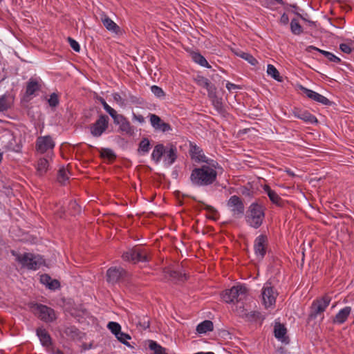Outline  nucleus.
I'll return each instance as SVG.
<instances>
[{"label": "nucleus", "mask_w": 354, "mask_h": 354, "mask_svg": "<svg viewBox=\"0 0 354 354\" xmlns=\"http://www.w3.org/2000/svg\"><path fill=\"white\" fill-rule=\"evenodd\" d=\"M267 74L277 82H282V77L279 74V72L277 68L272 64H268L267 66Z\"/></svg>", "instance_id": "nucleus-32"}, {"label": "nucleus", "mask_w": 354, "mask_h": 354, "mask_svg": "<svg viewBox=\"0 0 354 354\" xmlns=\"http://www.w3.org/2000/svg\"><path fill=\"white\" fill-rule=\"evenodd\" d=\"M241 57L248 61L251 65L256 66L258 64V61L252 55L247 53H242L239 55Z\"/></svg>", "instance_id": "nucleus-42"}, {"label": "nucleus", "mask_w": 354, "mask_h": 354, "mask_svg": "<svg viewBox=\"0 0 354 354\" xmlns=\"http://www.w3.org/2000/svg\"><path fill=\"white\" fill-rule=\"evenodd\" d=\"M101 155L104 158L111 159L115 157L113 151L110 149H102L101 151Z\"/></svg>", "instance_id": "nucleus-47"}, {"label": "nucleus", "mask_w": 354, "mask_h": 354, "mask_svg": "<svg viewBox=\"0 0 354 354\" xmlns=\"http://www.w3.org/2000/svg\"><path fill=\"white\" fill-rule=\"evenodd\" d=\"M190 155L192 159L194 160L196 162H203V164L213 160L212 159L206 157L203 150L196 145H192L190 149Z\"/></svg>", "instance_id": "nucleus-18"}, {"label": "nucleus", "mask_w": 354, "mask_h": 354, "mask_svg": "<svg viewBox=\"0 0 354 354\" xmlns=\"http://www.w3.org/2000/svg\"><path fill=\"white\" fill-rule=\"evenodd\" d=\"M69 207L73 210V214H77L80 212V207L75 201H71L69 204Z\"/></svg>", "instance_id": "nucleus-50"}, {"label": "nucleus", "mask_w": 354, "mask_h": 354, "mask_svg": "<svg viewBox=\"0 0 354 354\" xmlns=\"http://www.w3.org/2000/svg\"><path fill=\"white\" fill-rule=\"evenodd\" d=\"M36 334L42 346L47 351H50L52 349L53 342L48 331L43 328H39L36 330Z\"/></svg>", "instance_id": "nucleus-16"}, {"label": "nucleus", "mask_w": 354, "mask_h": 354, "mask_svg": "<svg viewBox=\"0 0 354 354\" xmlns=\"http://www.w3.org/2000/svg\"><path fill=\"white\" fill-rule=\"evenodd\" d=\"M107 328L115 336V334H118V333L121 330V326L115 322H109L107 324Z\"/></svg>", "instance_id": "nucleus-41"}, {"label": "nucleus", "mask_w": 354, "mask_h": 354, "mask_svg": "<svg viewBox=\"0 0 354 354\" xmlns=\"http://www.w3.org/2000/svg\"><path fill=\"white\" fill-rule=\"evenodd\" d=\"M55 354H63V353L60 351H57Z\"/></svg>", "instance_id": "nucleus-57"}, {"label": "nucleus", "mask_w": 354, "mask_h": 354, "mask_svg": "<svg viewBox=\"0 0 354 354\" xmlns=\"http://www.w3.org/2000/svg\"><path fill=\"white\" fill-rule=\"evenodd\" d=\"M227 207L234 216L239 217L244 212V205L239 197L232 196L227 201Z\"/></svg>", "instance_id": "nucleus-12"}, {"label": "nucleus", "mask_w": 354, "mask_h": 354, "mask_svg": "<svg viewBox=\"0 0 354 354\" xmlns=\"http://www.w3.org/2000/svg\"><path fill=\"white\" fill-rule=\"evenodd\" d=\"M149 118L151 125L155 130L162 132H167L171 130L170 124L162 121L159 116L151 113L149 114Z\"/></svg>", "instance_id": "nucleus-14"}, {"label": "nucleus", "mask_w": 354, "mask_h": 354, "mask_svg": "<svg viewBox=\"0 0 354 354\" xmlns=\"http://www.w3.org/2000/svg\"><path fill=\"white\" fill-rule=\"evenodd\" d=\"M69 171L67 169L62 167L59 170L57 179L60 183H65L68 179Z\"/></svg>", "instance_id": "nucleus-39"}, {"label": "nucleus", "mask_w": 354, "mask_h": 354, "mask_svg": "<svg viewBox=\"0 0 354 354\" xmlns=\"http://www.w3.org/2000/svg\"><path fill=\"white\" fill-rule=\"evenodd\" d=\"M192 58L195 63L199 64L200 66L207 68H211V66L201 54L198 53H192Z\"/></svg>", "instance_id": "nucleus-31"}, {"label": "nucleus", "mask_w": 354, "mask_h": 354, "mask_svg": "<svg viewBox=\"0 0 354 354\" xmlns=\"http://www.w3.org/2000/svg\"><path fill=\"white\" fill-rule=\"evenodd\" d=\"M292 113L295 118L307 123L315 124L317 122L316 117L307 111L297 109L293 111Z\"/></svg>", "instance_id": "nucleus-20"}, {"label": "nucleus", "mask_w": 354, "mask_h": 354, "mask_svg": "<svg viewBox=\"0 0 354 354\" xmlns=\"http://www.w3.org/2000/svg\"><path fill=\"white\" fill-rule=\"evenodd\" d=\"M128 319L133 324L140 326L142 329H147L149 327V319L146 316H138L133 313H128Z\"/></svg>", "instance_id": "nucleus-19"}, {"label": "nucleus", "mask_w": 354, "mask_h": 354, "mask_svg": "<svg viewBox=\"0 0 354 354\" xmlns=\"http://www.w3.org/2000/svg\"><path fill=\"white\" fill-rule=\"evenodd\" d=\"M55 143L50 136H39L37 138L35 143V149L37 153H46L47 156H52L53 150Z\"/></svg>", "instance_id": "nucleus-7"}, {"label": "nucleus", "mask_w": 354, "mask_h": 354, "mask_svg": "<svg viewBox=\"0 0 354 354\" xmlns=\"http://www.w3.org/2000/svg\"><path fill=\"white\" fill-rule=\"evenodd\" d=\"M278 292L272 286L271 283L266 282L264 283L261 292V299L265 308H274Z\"/></svg>", "instance_id": "nucleus-5"}, {"label": "nucleus", "mask_w": 354, "mask_h": 354, "mask_svg": "<svg viewBox=\"0 0 354 354\" xmlns=\"http://www.w3.org/2000/svg\"><path fill=\"white\" fill-rule=\"evenodd\" d=\"M35 313L39 318L45 322H52L56 319L57 315L53 309L44 305H37Z\"/></svg>", "instance_id": "nucleus-9"}, {"label": "nucleus", "mask_w": 354, "mask_h": 354, "mask_svg": "<svg viewBox=\"0 0 354 354\" xmlns=\"http://www.w3.org/2000/svg\"><path fill=\"white\" fill-rule=\"evenodd\" d=\"M109 118L101 115L99 118L91 126V133L94 137H100L107 129Z\"/></svg>", "instance_id": "nucleus-10"}, {"label": "nucleus", "mask_w": 354, "mask_h": 354, "mask_svg": "<svg viewBox=\"0 0 354 354\" xmlns=\"http://www.w3.org/2000/svg\"><path fill=\"white\" fill-rule=\"evenodd\" d=\"M290 29H291V32L294 35H300L303 31L302 27L299 24V22L297 19H292L291 21Z\"/></svg>", "instance_id": "nucleus-38"}, {"label": "nucleus", "mask_w": 354, "mask_h": 354, "mask_svg": "<svg viewBox=\"0 0 354 354\" xmlns=\"http://www.w3.org/2000/svg\"><path fill=\"white\" fill-rule=\"evenodd\" d=\"M300 89L304 92V93L310 99L319 102L324 105H329L330 104V101L325 96L314 91L307 88H305L303 86H300Z\"/></svg>", "instance_id": "nucleus-15"}, {"label": "nucleus", "mask_w": 354, "mask_h": 354, "mask_svg": "<svg viewBox=\"0 0 354 354\" xmlns=\"http://www.w3.org/2000/svg\"><path fill=\"white\" fill-rule=\"evenodd\" d=\"M2 0H0V2Z\"/></svg>", "instance_id": "nucleus-59"}, {"label": "nucleus", "mask_w": 354, "mask_h": 354, "mask_svg": "<svg viewBox=\"0 0 354 354\" xmlns=\"http://www.w3.org/2000/svg\"><path fill=\"white\" fill-rule=\"evenodd\" d=\"M101 21L105 28L111 32L114 33H118L120 32L119 26L108 16L102 15L101 17Z\"/></svg>", "instance_id": "nucleus-27"}, {"label": "nucleus", "mask_w": 354, "mask_h": 354, "mask_svg": "<svg viewBox=\"0 0 354 354\" xmlns=\"http://www.w3.org/2000/svg\"><path fill=\"white\" fill-rule=\"evenodd\" d=\"M52 156H47L46 158H40L38 159L35 168L37 174L39 176H43L48 171L50 168L49 160Z\"/></svg>", "instance_id": "nucleus-21"}, {"label": "nucleus", "mask_w": 354, "mask_h": 354, "mask_svg": "<svg viewBox=\"0 0 354 354\" xmlns=\"http://www.w3.org/2000/svg\"><path fill=\"white\" fill-rule=\"evenodd\" d=\"M234 310L236 311V313L240 315V316H245L246 315V314L244 313V309L242 306H240L239 308H236Z\"/></svg>", "instance_id": "nucleus-56"}, {"label": "nucleus", "mask_w": 354, "mask_h": 354, "mask_svg": "<svg viewBox=\"0 0 354 354\" xmlns=\"http://www.w3.org/2000/svg\"><path fill=\"white\" fill-rule=\"evenodd\" d=\"M113 100L120 106H124L126 103L124 99H123L121 95L118 93H114L112 95Z\"/></svg>", "instance_id": "nucleus-46"}, {"label": "nucleus", "mask_w": 354, "mask_h": 354, "mask_svg": "<svg viewBox=\"0 0 354 354\" xmlns=\"http://www.w3.org/2000/svg\"><path fill=\"white\" fill-rule=\"evenodd\" d=\"M40 282L50 290H56L59 288V282L56 279H53L48 274L40 276Z\"/></svg>", "instance_id": "nucleus-24"}, {"label": "nucleus", "mask_w": 354, "mask_h": 354, "mask_svg": "<svg viewBox=\"0 0 354 354\" xmlns=\"http://www.w3.org/2000/svg\"><path fill=\"white\" fill-rule=\"evenodd\" d=\"M165 147L162 144L156 145L151 153V159L156 164L159 163L165 152Z\"/></svg>", "instance_id": "nucleus-26"}, {"label": "nucleus", "mask_w": 354, "mask_h": 354, "mask_svg": "<svg viewBox=\"0 0 354 354\" xmlns=\"http://www.w3.org/2000/svg\"><path fill=\"white\" fill-rule=\"evenodd\" d=\"M133 120L139 122L140 123H143L145 122V119L141 115L133 114Z\"/></svg>", "instance_id": "nucleus-55"}, {"label": "nucleus", "mask_w": 354, "mask_h": 354, "mask_svg": "<svg viewBox=\"0 0 354 354\" xmlns=\"http://www.w3.org/2000/svg\"><path fill=\"white\" fill-rule=\"evenodd\" d=\"M115 124L119 125L120 130L127 134H132L133 129L131 123L122 115L118 114L117 112L111 117Z\"/></svg>", "instance_id": "nucleus-13"}, {"label": "nucleus", "mask_w": 354, "mask_h": 354, "mask_svg": "<svg viewBox=\"0 0 354 354\" xmlns=\"http://www.w3.org/2000/svg\"><path fill=\"white\" fill-rule=\"evenodd\" d=\"M280 23L283 25H287L289 22V18L287 14L283 13L280 18Z\"/></svg>", "instance_id": "nucleus-53"}, {"label": "nucleus", "mask_w": 354, "mask_h": 354, "mask_svg": "<svg viewBox=\"0 0 354 354\" xmlns=\"http://www.w3.org/2000/svg\"><path fill=\"white\" fill-rule=\"evenodd\" d=\"M194 80L198 86L206 88L207 91H210L211 84L206 77L198 75L195 77Z\"/></svg>", "instance_id": "nucleus-34"}, {"label": "nucleus", "mask_w": 354, "mask_h": 354, "mask_svg": "<svg viewBox=\"0 0 354 354\" xmlns=\"http://www.w3.org/2000/svg\"><path fill=\"white\" fill-rule=\"evenodd\" d=\"M351 313V308L350 306L344 307L337 313L333 319V323L336 324H342L346 321Z\"/></svg>", "instance_id": "nucleus-23"}, {"label": "nucleus", "mask_w": 354, "mask_h": 354, "mask_svg": "<svg viewBox=\"0 0 354 354\" xmlns=\"http://www.w3.org/2000/svg\"><path fill=\"white\" fill-rule=\"evenodd\" d=\"M12 254L15 257L16 261L21 265L22 268L36 270L44 263V260L39 254L30 252L20 253L15 251H12Z\"/></svg>", "instance_id": "nucleus-2"}, {"label": "nucleus", "mask_w": 354, "mask_h": 354, "mask_svg": "<svg viewBox=\"0 0 354 354\" xmlns=\"http://www.w3.org/2000/svg\"><path fill=\"white\" fill-rule=\"evenodd\" d=\"M213 323L209 320H205L200 323L196 327V331L199 334H205L207 332L213 330Z\"/></svg>", "instance_id": "nucleus-29"}, {"label": "nucleus", "mask_w": 354, "mask_h": 354, "mask_svg": "<svg viewBox=\"0 0 354 354\" xmlns=\"http://www.w3.org/2000/svg\"><path fill=\"white\" fill-rule=\"evenodd\" d=\"M68 42L70 44L71 47L75 51L79 52L80 50V46L77 41H76L75 39L68 37Z\"/></svg>", "instance_id": "nucleus-49"}, {"label": "nucleus", "mask_w": 354, "mask_h": 354, "mask_svg": "<svg viewBox=\"0 0 354 354\" xmlns=\"http://www.w3.org/2000/svg\"><path fill=\"white\" fill-rule=\"evenodd\" d=\"M149 348L154 354H168L167 349L153 340L149 341Z\"/></svg>", "instance_id": "nucleus-33"}, {"label": "nucleus", "mask_w": 354, "mask_h": 354, "mask_svg": "<svg viewBox=\"0 0 354 354\" xmlns=\"http://www.w3.org/2000/svg\"><path fill=\"white\" fill-rule=\"evenodd\" d=\"M204 209H206L209 214L208 215V218L212 219H216L217 212L213 207L208 205H204Z\"/></svg>", "instance_id": "nucleus-44"}, {"label": "nucleus", "mask_w": 354, "mask_h": 354, "mask_svg": "<svg viewBox=\"0 0 354 354\" xmlns=\"http://www.w3.org/2000/svg\"><path fill=\"white\" fill-rule=\"evenodd\" d=\"M115 337L122 344L129 346L127 340L131 339V336L129 334L124 333L120 330L118 334H115Z\"/></svg>", "instance_id": "nucleus-40"}, {"label": "nucleus", "mask_w": 354, "mask_h": 354, "mask_svg": "<svg viewBox=\"0 0 354 354\" xmlns=\"http://www.w3.org/2000/svg\"><path fill=\"white\" fill-rule=\"evenodd\" d=\"M223 300L227 304H239L246 300L248 296V289L245 286L238 285L225 290L222 293Z\"/></svg>", "instance_id": "nucleus-3"}, {"label": "nucleus", "mask_w": 354, "mask_h": 354, "mask_svg": "<svg viewBox=\"0 0 354 354\" xmlns=\"http://www.w3.org/2000/svg\"><path fill=\"white\" fill-rule=\"evenodd\" d=\"M226 88H227L228 91H232L237 88L238 86L236 84L228 82L226 84Z\"/></svg>", "instance_id": "nucleus-54"}, {"label": "nucleus", "mask_w": 354, "mask_h": 354, "mask_svg": "<svg viewBox=\"0 0 354 354\" xmlns=\"http://www.w3.org/2000/svg\"><path fill=\"white\" fill-rule=\"evenodd\" d=\"M313 50L318 51L319 53L322 54L325 57H326L329 61H330L332 62L339 63L341 61V59L338 57H337L336 55H335L334 54H333L330 52L319 49L313 46H309L306 48V50L308 52L310 53Z\"/></svg>", "instance_id": "nucleus-25"}, {"label": "nucleus", "mask_w": 354, "mask_h": 354, "mask_svg": "<svg viewBox=\"0 0 354 354\" xmlns=\"http://www.w3.org/2000/svg\"><path fill=\"white\" fill-rule=\"evenodd\" d=\"M12 104V100L6 95L0 97V111L7 110Z\"/></svg>", "instance_id": "nucleus-36"}, {"label": "nucleus", "mask_w": 354, "mask_h": 354, "mask_svg": "<svg viewBox=\"0 0 354 354\" xmlns=\"http://www.w3.org/2000/svg\"><path fill=\"white\" fill-rule=\"evenodd\" d=\"M150 149V142L147 138H144L141 140L139 145L138 152L140 154H146Z\"/></svg>", "instance_id": "nucleus-35"}, {"label": "nucleus", "mask_w": 354, "mask_h": 354, "mask_svg": "<svg viewBox=\"0 0 354 354\" xmlns=\"http://www.w3.org/2000/svg\"><path fill=\"white\" fill-rule=\"evenodd\" d=\"M268 247V239L267 236L260 234L257 236L254 241V251L257 259L262 260L265 257Z\"/></svg>", "instance_id": "nucleus-8"}, {"label": "nucleus", "mask_w": 354, "mask_h": 354, "mask_svg": "<svg viewBox=\"0 0 354 354\" xmlns=\"http://www.w3.org/2000/svg\"><path fill=\"white\" fill-rule=\"evenodd\" d=\"M169 276L172 279H178V280H182V278H183V274L181 273H179L177 271H174V270L170 271Z\"/></svg>", "instance_id": "nucleus-52"}, {"label": "nucleus", "mask_w": 354, "mask_h": 354, "mask_svg": "<svg viewBox=\"0 0 354 354\" xmlns=\"http://www.w3.org/2000/svg\"><path fill=\"white\" fill-rule=\"evenodd\" d=\"M330 302V297L324 296L322 299L313 301L311 307L310 316L316 318L319 315L322 314Z\"/></svg>", "instance_id": "nucleus-11"}, {"label": "nucleus", "mask_w": 354, "mask_h": 354, "mask_svg": "<svg viewBox=\"0 0 354 354\" xmlns=\"http://www.w3.org/2000/svg\"><path fill=\"white\" fill-rule=\"evenodd\" d=\"M39 82L34 79H30L27 83L26 94L28 96L33 95L40 89Z\"/></svg>", "instance_id": "nucleus-28"}, {"label": "nucleus", "mask_w": 354, "mask_h": 354, "mask_svg": "<svg viewBox=\"0 0 354 354\" xmlns=\"http://www.w3.org/2000/svg\"><path fill=\"white\" fill-rule=\"evenodd\" d=\"M218 168L219 165L215 160L194 168L189 177L192 184L196 187H207L214 184L217 178Z\"/></svg>", "instance_id": "nucleus-1"}, {"label": "nucleus", "mask_w": 354, "mask_h": 354, "mask_svg": "<svg viewBox=\"0 0 354 354\" xmlns=\"http://www.w3.org/2000/svg\"><path fill=\"white\" fill-rule=\"evenodd\" d=\"M339 48L342 52L348 54L352 51L351 47L347 44H341Z\"/></svg>", "instance_id": "nucleus-51"}, {"label": "nucleus", "mask_w": 354, "mask_h": 354, "mask_svg": "<svg viewBox=\"0 0 354 354\" xmlns=\"http://www.w3.org/2000/svg\"><path fill=\"white\" fill-rule=\"evenodd\" d=\"M125 274V271L120 267H111L106 272V280L109 283H117Z\"/></svg>", "instance_id": "nucleus-17"}, {"label": "nucleus", "mask_w": 354, "mask_h": 354, "mask_svg": "<svg viewBox=\"0 0 354 354\" xmlns=\"http://www.w3.org/2000/svg\"><path fill=\"white\" fill-rule=\"evenodd\" d=\"M100 102L103 106L104 109L112 117L117 111L111 107L103 98H100Z\"/></svg>", "instance_id": "nucleus-43"}, {"label": "nucleus", "mask_w": 354, "mask_h": 354, "mask_svg": "<svg viewBox=\"0 0 354 354\" xmlns=\"http://www.w3.org/2000/svg\"><path fill=\"white\" fill-rule=\"evenodd\" d=\"M48 102L50 106L55 107L59 104V99L57 95L55 93L50 94L48 100Z\"/></svg>", "instance_id": "nucleus-45"}, {"label": "nucleus", "mask_w": 354, "mask_h": 354, "mask_svg": "<svg viewBox=\"0 0 354 354\" xmlns=\"http://www.w3.org/2000/svg\"><path fill=\"white\" fill-rule=\"evenodd\" d=\"M286 333V329L281 324L274 326V336L279 340H282Z\"/></svg>", "instance_id": "nucleus-37"}, {"label": "nucleus", "mask_w": 354, "mask_h": 354, "mask_svg": "<svg viewBox=\"0 0 354 354\" xmlns=\"http://www.w3.org/2000/svg\"><path fill=\"white\" fill-rule=\"evenodd\" d=\"M264 191L268 194L270 200L274 204L277 205H281V199L280 196L272 189L270 188L269 186L264 187Z\"/></svg>", "instance_id": "nucleus-30"}, {"label": "nucleus", "mask_w": 354, "mask_h": 354, "mask_svg": "<svg viewBox=\"0 0 354 354\" xmlns=\"http://www.w3.org/2000/svg\"><path fill=\"white\" fill-rule=\"evenodd\" d=\"M122 257L124 261H130L133 263L147 262L149 261L148 252L142 248L129 249L127 252L123 253Z\"/></svg>", "instance_id": "nucleus-6"}, {"label": "nucleus", "mask_w": 354, "mask_h": 354, "mask_svg": "<svg viewBox=\"0 0 354 354\" xmlns=\"http://www.w3.org/2000/svg\"><path fill=\"white\" fill-rule=\"evenodd\" d=\"M151 91L158 97H160L164 95V91L161 88H160L158 86H152L151 87Z\"/></svg>", "instance_id": "nucleus-48"}, {"label": "nucleus", "mask_w": 354, "mask_h": 354, "mask_svg": "<svg viewBox=\"0 0 354 354\" xmlns=\"http://www.w3.org/2000/svg\"><path fill=\"white\" fill-rule=\"evenodd\" d=\"M265 213L263 207L257 203H252L245 216L247 223L254 228L259 227L264 219Z\"/></svg>", "instance_id": "nucleus-4"}, {"label": "nucleus", "mask_w": 354, "mask_h": 354, "mask_svg": "<svg viewBox=\"0 0 354 354\" xmlns=\"http://www.w3.org/2000/svg\"><path fill=\"white\" fill-rule=\"evenodd\" d=\"M163 156L164 164L167 166H170L176 159V148L173 145L166 146Z\"/></svg>", "instance_id": "nucleus-22"}, {"label": "nucleus", "mask_w": 354, "mask_h": 354, "mask_svg": "<svg viewBox=\"0 0 354 354\" xmlns=\"http://www.w3.org/2000/svg\"><path fill=\"white\" fill-rule=\"evenodd\" d=\"M277 3H281L282 2V0H274Z\"/></svg>", "instance_id": "nucleus-58"}]
</instances>
